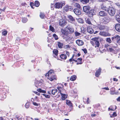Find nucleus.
I'll list each match as a JSON object with an SVG mask.
<instances>
[{"instance_id": "obj_1", "label": "nucleus", "mask_w": 120, "mask_h": 120, "mask_svg": "<svg viewBox=\"0 0 120 120\" xmlns=\"http://www.w3.org/2000/svg\"><path fill=\"white\" fill-rule=\"evenodd\" d=\"M45 75L47 76V78L51 81L56 80V76L52 70L49 71Z\"/></svg>"}, {"instance_id": "obj_2", "label": "nucleus", "mask_w": 120, "mask_h": 120, "mask_svg": "<svg viewBox=\"0 0 120 120\" xmlns=\"http://www.w3.org/2000/svg\"><path fill=\"white\" fill-rule=\"evenodd\" d=\"M108 12L109 14L113 16L116 12L115 9L112 7H109L107 9Z\"/></svg>"}, {"instance_id": "obj_3", "label": "nucleus", "mask_w": 120, "mask_h": 120, "mask_svg": "<svg viewBox=\"0 0 120 120\" xmlns=\"http://www.w3.org/2000/svg\"><path fill=\"white\" fill-rule=\"evenodd\" d=\"M65 4L64 2H61L56 3L54 5L55 7L56 8H62V7Z\"/></svg>"}, {"instance_id": "obj_4", "label": "nucleus", "mask_w": 120, "mask_h": 120, "mask_svg": "<svg viewBox=\"0 0 120 120\" xmlns=\"http://www.w3.org/2000/svg\"><path fill=\"white\" fill-rule=\"evenodd\" d=\"M91 43L95 48L99 47L100 46V43L99 41L96 40H94L93 41H91Z\"/></svg>"}, {"instance_id": "obj_5", "label": "nucleus", "mask_w": 120, "mask_h": 120, "mask_svg": "<svg viewBox=\"0 0 120 120\" xmlns=\"http://www.w3.org/2000/svg\"><path fill=\"white\" fill-rule=\"evenodd\" d=\"M73 9L72 7L69 6L68 5H66L64 7L63 10L66 11H67L69 10L71 11Z\"/></svg>"}, {"instance_id": "obj_6", "label": "nucleus", "mask_w": 120, "mask_h": 120, "mask_svg": "<svg viewBox=\"0 0 120 120\" xmlns=\"http://www.w3.org/2000/svg\"><path fill=\"white\" fill-rule=\"evenodd\" d=\"M68 18L69 22L72 23H74L75 22V19L71 15H69L68 16Z\"/></svg>"}, {"instance_id": "obj_7", "label": "nucleus", "mask_w": 120, "mask_h": 120, "mask_svg": "<svg viewBox=\"0 0 120 120\" xmlns=\"http://www.w3.org/2000/svg\"><path fill=\"white\" fill-rule=\"evenodd\" d=\"M66 30L68 32L70 33H72L74 32V29L70 27L67 26L66 28Z\"/></svg>"}, {"instance_id": "obj_8", "label": "nucleus", "mask_w": 120, "mask_h": 120, "mask_svg": "<svg viewBox=\"0 0 120 120\" xmlns=\"http://www.w3.org/2000/svg\"><path fill=\"white\" fill-rule=\"evenodd\" d=\"M74 13L77 15H79L81 14V11L79 9L75 8L73 10Z\"/></svg>"}, {"instance_id": "obj_9", "label": "nucleus", "mask_w": 120, "mask_h": 120, "mask_svg": "<svg viewBox=\"0 0 120 120\" xmlns=\"http://www.w3.org/2000/svg\"><path fill=\"white\" fill-rule=\"evenodd\" d=\"M66 23L65 20L64 19H61L60 20L59 25L62 26H64Z\"/></svg>"}, {"instance_id": "obj_10", "label": "nucleus", "mask_w": 120, "mask_h": 120, "mask_svg": "<svg viewBox=\"0 0 120 120\" xmlns=\"http://www.w3.org/2000/svg\"><path fill=\"white\" fill-rule=\"evenodd\" d=\"M90 7L89 6H85L83 7V11L86 13L88 12L90 9Z\"/></svg>"}, {"instance_id": "obj_11", "label": "nucleus", "mask_w": 120, "mask_h": 120, "mask_svg": "<svg viewBox=\"0 0 120 120\" xmlns=\"http://www.w3.org/2000/svg\"><path fill=\"white\" fill-rule=\"evenodd\" d=\"M87 31L90 34L93 33L94 32V31L90 26H88L87 27Z\"/></svg>"}, {"instance_id": "obj_12", "label": "nucleus", "mask_w": 120, "mask_h": 120, "mask_svg": "<svg viewBox=\"0 0 120 120\" xmlns=\"http://www.w3.org/2000/svg\"><path fill=\"white\" fill-rule=\"evenodd\" d=\"M76 44L79 46H82L84 44L83 42L81 40H78L76 41Z\"/></svg>"}, {"instance_id": "obj_13", "label": "nucleus", "mask_w": 120, "mask_h": 120, "mask_svg": "<svg viewBox=\"0 0 120 120\" xmlns=\"http://www.w3.org/2000/svg\"><path fill=\"white\" fill-rule=\"evenodd\" d=\"M53 56L55 58H57V55L58 54V51L56 49H54L53 51Z\"/></svg>"}, {"instance_id": "obj_14", "label": "nucleus", "mask_w": 120, "mask_h": 120, "mask_svg": "<svg viewBox=\"0 0 120 120\" xmlns=\"http://www.w3.org/2000/svg\"><path fill=\"white\" fill-rule=\"evenodd\" d=\"M99 34L104 36H109V34L107 32H105V31L100 32Z\"/></svg>"}, {"instance_id": "obj_15", "label": "nucleus", "mask_w": 120, "mask_h": 120, "mask_svg": "<svg viewBox=\"0 0 120 120\" xmlns=\"http://www.w3.org/2000/svg\"><path fill=\"white\" fill-rule=\"evenodd\" d=\"M94 11H95V10L94 9H92L90 10L88 13L89 16L90 17H91L94 15L95 14Z\"/></svg>"}, {"instance_id": "obj_16", "label": "nucleus", "mask_w": 120, "mask_h": 120, "mask_svg": "<svg viewBox=\"0 0 120 120\" xmlns=\"http://www.w3.org/2000/svg\"><path fill=\"white\" fill-rule=\"evenodd\" d=\"M103 21L105 23H106L109 22L110 21V18L108 17H105L103 19Z\"/></svg>"}, {"instance_id": "obj_17", "label": "nucleus", "mask_w": 120, "mask_h": 120, "mask_svg": "<svg viewBox=\"0 0 120 120\" xmlns=\"http://www.w3.org/2000/svg\"><path fill=\"white\" fill-rule=\"evenodd\" d=\"M101 69L100 68H99V69L96 71L95 73V75L97 77H98L100 74Z\"/></svg>"}, {"instance_id": "obj_18", "label": "nucleus", "mask_w": 120, "mask_h": 120, "mask_svg": "<svg viewBox=\"0 0 120 120\" xmlns=\"http://www.w3.org/2000/svg\"><path fill=\"white\" fill-rule=\"evenodd\" d=\"M115 28L116 30L118 32H120V24H118L115 25Z\"/></svg>"}, {"instance_id": "obj_19", "label": "nucleus", "mask_w": 120, "mask_h": 120, "mask_svg": "<svg viewBox=\"0 0 120 120\" xmlns=\"http://www.w3.org/2000/svg\"><path fill=\"white\" fill-rule=\"evenodd\" d=\"M99 15L101 16H103L106 15L107 14L104 11H101L99 12Z\"/></svg>"}, {"instance_id": "obj_20", "label": "nucleus", "mask_w": 120, "mask_h": 120, "mask_svg": "<svg viewBox=\"0 0 120 120\" xmlns=\"http://www.w3.org/2000/svg\"><path fill=\"white\" fill-rule=\"evenodd\" d=\"M98 28L100 30H105L106 27L104 26L99 25L98 26Z\"/></svg>"}, {"instance_id": "obj_21", "label": "nucleus", "mask_w": 120, "mask_h": 120, "mask_svg": "<svg viewBox=\"0 0 120 120\" xmlns=\"http://www.w3.org/2000/svg\"><path fill=\"white\" fill-rule=\"evenodd\" d=\"M60 93L61 94V98L62 100H65V99L67 98V95H66L65 94L62 93V92H60Z\"/></svg>"}, {"instance_id": "obj_22", "label": "nucleus", "mask_w": 120, "mask_h": 120, "mask_svg": "<svg viewBox=\"0 0 120 120\" xmlns=\"http://www.w3.org/2000/svg\"><path fill=\"white\" fill-rule=\"evenodd\" d=\"M66 101L67 104L70 107H72V105L71 101L67 100H66Z\"/></svg>"}, {"instance_id": "obj_23", "label": "nucleus", "mask_w": 120, "mask_h": 120, "mask_svg": "<svg viewBox=\"0 0 120 120\" xmlns=\"http://www.w3.org/2000/svg\"><path fill=\"white\" fill-rule=\"evenodd\" d=\"M57 90L56 89H54L52 90L51 91V93L53 95H55L57 92Z\"/></svg>"}, {"instance_id": "obj_24", "label": "nucleus", "mask_w": 120, "mask_h": 120, "mask_svg": "<svg viewBox=\"0 0 120 120\" xmlns=\"http://www.w3.org/2000/svg\"><path fill=\"white\" fill-rule=\"evenodd\" d=\"M101 9L105 11H106L107 9V8L106 7L105 4H102L101 6Z\"/></svg>"}, {"instance_id": "obj_25", "label": "nucleus", "mask_w": 120, "mask_h": 120, "mask_svg": "<svg viewBox=\"0 0 120 120\" xmlns=\"http://www.w3.org/2000/svg\"><path fill=\"white\" fill-rule=\"evenodd\" d=\"M85 20L86 23L89 25H92L91 22L90 21V20L89 18H86L85 19Z\"/></svg>"}, {"instance_id": "obj_26", "label": "nucleus", "mask_w": 120, "mask_h": 120, "mask_svg": "<svg viewBox=\"0 0 120 120\" xmlns=\"http://www.w3.org/2000/svg\"><path fill=\"white\" fill-rule=\"evenodd\" d=\"M61 86H58L57 87V88L59 91V92L60 93V92H62V90L63 89V86L62 84H61Z\"/></svg>"}, {"instance_id": "obj_27", "label": "nucleus", "mask_w": 120, "mask_h": 120, "mask_svg": "<svg viewBox=\"0 0 120 120\" xmlns=\"http://www.w3.org/2000/svg\"><path fill=\"white\" fill-rule=\"evenodd\" d=\"M108 51L112 52L114 54H116V51L114 50L112 48H109L107 49Z\"/></svg>"}, {"instance_id": "obj_28", "label": "nucleus", "mask_w": 120, "mask_h": 120, "mask_svg": "<svg viewBox=\"0 0 120 120\" xmlns=\"http://www.w3.org/2000/svg\"><path fill=\"white\" fill-rule=\"evenodd\" d=\"M115 89L114 87H112L110 89V94H114V92H115Z\"/></svg>"}, {"instance_id": "obj_29", "label": "nucleus", "mask_w": 120, "mask_h": 120, "mask_svg": "<svg viewBox=\"0 0 120 120\" xmlns=\"http://www.w3.org/2000/svg\"><path fill=\"white\" fill-rule=\"evenodd\" d=\"M58 47L60 49L62 48L63 45V44L60 42H58Z\"/></svg>"}, {"instance_id": "obj_30", "label": "nucleus", "mask_w": 120, "mask_h": 120, "mask_svg": "<svg viewBox=\"0 0 120 120\" xmlns=\"http://www.w3.org/2000/svg\"><path fill=\"white\" fill-rule=\"evenodd\" d=\"M60 57L61 59L65 60L67 58L66 55L63 54H61L60 56Z\"/></svg>"}, {"instance_id": "obj_31", "label": "nucleus", "mask_w": 120, "mask_h": 120, "mask_svg": "<svg viewBox=\"0 0 120 120\" xmlns=\"http://www.w3.org/2000/svg\"><path fill=\"white\" fill-rule=\"evenodd\" d=\"M78 61V62L77 64H82V59L81 58H79L77 59Z\"/></svg>"}, {"instance_id": "obj_32", "label": "nucleus", "mask_w": 120, "mask_h": 120, "mask_svg": "<svg viewBox=\"0 0 120 120\" xmlns=\"http://www.w3.org/2000/svg\"><path fill=\"white\" fill-rule=\"evenodd\" d=\"M116 20L119 22L120 23V16L117 15L116 16Z\"/></svg>"}, {"instance_id": "obj_33", "label": "nucleus", "mask_w": 120, "mask_h": 120, "mask_svg": "<svg viewBox=\"0 0 120 120\" xmlns=\"http://www.w3.org/2000/svg\"><path fill=\"white\" fill-rule=\"evenodd\" d=\"M76 78V76L75 75H73L70 78V80L71 81H73L75 80Z\"/></svg>"}, {"instance_id": "obj_34", "label": "nucleus", "mask_w": 120, "mask_h": 120, "mask_svg": "<svg viewBox=\"0 0 120 120\" xmlns=\"http://www.w3.org/2000/svg\"><path fill=\"white\" fill-rule=\"evenodd\" d=\"M37 91L40 93H46L45 91L42 90L40 88L38 89H37Z\"/></svg>"}, {"instance_id": "obj_35", "label": "nucleus", "mask_w": 120, "mask_h": 120, "mask_svg": "<svg viewBox=\"0 0 120 120\" xmlns=\"http://www.w3.org/2000/svg\"><path fill=\"white\" fill-rule=\"evenodd\" d=\"M89 0H81L80 1L83 4H86L89 2Z\"/></svg>"}, {"instance_id": "obj_36", "label": "nucleus", "mask_w": 120, "mask_h": 120, "mask_svg": "<svg viewBox=\"0 0 120 120\" xmlns=\"http://www.w3.org/2000/svg\"><path fill=\"white\" fill-rule=\"evenodd\" d=\"M40 5V3L38 1H36L35 2L34 5L36 7H38Z\"/></svg>"}, {"instance_id": "obj_37", "label": "nucleus", "mask_w": 120, "mask_h": 120, "mask_svg": "<svg viewBox=\"0 0 120 120\" xmlns=\"http://www.w3.org/2000/svg\"><path fill=\"white\" fill-rule=\"evenodd\" d=\"M22 20L23 23H25L27 21L28 19L26 18H22Z\"/></svg>"}, {"instance_id": "obj_38", "label": "nucleus", "mask_w": 120, "mask_h": 120, "mask_svg": "<svg viewBox=\"0 0 120 120\" xmlns=\"http://www.w3.org/2000/svg\"><path fill=\"white\" fill-rule=\"evenodd\" d=\"M40 18L42 19H44L45 17V16L43 13H41L40 15Z\"/></svg>"}, {"instance_id": "obj_39", "label": "nucleus", "mask_w": 120, "mask_h": 120, "mask_svg": "<svg viewBox=\"0 0 120 120\" xmlns=\"http://www.w3.org/2000/svg\"><path fill=\"white\" fill-rule=\"evenodd\" d=\"M53 36L54 38L56 40H57L59 38L58 36L56 34H53Z\"/></svg>"}, {"instance_id": "obj_40", "label": "nucleus", "mask_w": 120, "mask_h": 120, "mask_svg": "<svg viewBox=\"0 0 120 120\" xmlns=\"http://www.w3.org/2000/svg\"><path fill=\"white\" fill-rule=\"evenodd\" d=\"M49 29L52 32H54L55 31V30L54 28L51 25L50 26H49Z\"/></svg>"}, {"instance_id": "obj_41", "label": "nucleus", "mask_w": 120, "mask_h": 120, "mask_svg": "<svg viewBox=\"0 0 120 120\" xmlns=\"http://www.w3.org/2000/svg\"><path fill=\"white\" fill-rule=\"evenodd\" d=\"M75 36L76 37H77L79 36L81 34L80 33H79L77 31L75 32Z\"/></svg>"}, {"instance_id": "obj_42", "label": "nucleus", "mask_w": 120, "mask_h": 120, "mask_svg": "<svg viewBox=\"0 0 120 120\" xmlns=\"http://www.w3.org/2000/svg\"><path fill=\"white\" fill-rule=\"evenodd\" d=\"M7 33V32L6 30H4L2 32V35H6Z\"/></svg>"}, {"instance_id": "obj_43", "label": "nucleus", "mask_w": 120, "mask_h": 120, "mask_svg": "<svg viewBox=\"0 0 120 120\" xmlns=\"http://www.w3.org/2000/svg\"><path fill=\"white\" fill-rule=\"evenodd\" d=\"M29 102H27L25 105V106L26 108H28L29 107Z\"/></svg>"}, {"instance_id": "obj_44", "label": "nucleus", "mask_w": 120, "mask_h": 120, "mask_svg": "<svg viewBox=\"0 0 120 120\" xmlns=\"http://www.w3.org/2000/svg\"><path fill=\"white\" fill-rule=\"evenodd\" d=\"M106 41L109 43H111V41L110 38H108L106 39Z\"/></svg>"}, {"instance_id": "obj_45", "label": "nucleus", "mask_w": 120, "mask_h": 120, "mask_svg": "<svg viewBox=\"0 0 120 120\" xmlns=\"http://www.w3.org/2000/svg\"><path fill=\"white\" fill-rule=\"evenodd\" d=\"M116 35L112 38V39L113 41L116 40Z\"/></svg>"}, {"instance_id": "obj_46", "label": "nucleus", "mask_w": 120, "mask_h": 120, "mask_svg": "<svg viewBox=\"0 0 120 120\" xmlns=\"http://www.w3.org/2000/svg\"><path fill=\"white\" fill-rule=\"evenodd\" d=\"M32 103H33V105L35 106H38L39 105V104H38L35 102H34L32 101Z\"/></svg>"}, {"instance_id": "obj_47", "label": "nucleus", "mask_w": 120, "mask_h": 120, "mask_svg": "<svg viewBox=\"0 0 120 120\" xmlns=\"http://www.w3.org/2000/svg\"><path fill=\"white\" fill-rule=\"evenodd\" d=\"M71 47V46L69 45H66L64 46V47L66 49H67L68 48H69Z\"/></svg>"}, {"instance_id": "obj_48", "label": "nucleus", "mask_w": 120, "mask_h": 120, "mask_svg": "<svg viewBox=\"0 0 120 120\" xmlns=\"http://www.w3.org/2000/svg\"><path fill=\"white\" fill-rule=\"evenodd\" d=\"M82 50L86 54L87 53V49H82Z\"/></svg>"}, {"instance_id": "obj_49", "label": "nucleus", "mask_w": 120, "mask_h": 120, "mask_svg": "<svg viewBox=\"0 0 120 120\" xmlns=\"http://www.w3.org/2000/svg\"><path fill=\"white\" fill-rule=\"evenodd\" d=\"M74 61V59L72 58H71L70 59H69V61H67V62H68L69 61H70V62H71L73 61Z\"/></svg>"}, {"instance_id": "obj_50", "label": "nucleus", "mask_w": 120, "mask_h": 120, "mask_svg": "<svg viewBox=\"0 0 120 120\" xmlns=\"http://www.w3.org/2000/svg\"><path fill=\"white\" fill-rule=\"evenodd\" d=\"M30 4L31 7L32 8H34L33 6L34 5V4L32 2H31L30 3Z\"/></svg>"}, {"instance_id": "obj_51", "label": "nucleus", "mask_w": 120, "mask_h": 120, "mask_svg": "<svg viewBox=\"0 0 120 120\" xmlns=\"http://www.w3.org/2000/svg\"><path fill=\"white\" fill-rule=\"evenodd\" d=\"M116 42L118 43H120V36H119V38L117 40Z\"/></svg>"}, {"instance_id": "obj_52", "label": "nucleus", "mask_w": 120, "mask_h": 120, "mask_svg": "<svg viewBox=\"0 0 120 120\" xmlns=\"http://www.w3.org/2000/svg\"><path fill=\"white\" fill-rule=\"evenodd\" d=\"M65 52L66 54L68 56H69V52L67 51H66Z\"/></svg>"}, {"instance_id": "obj_53", "label": "nucleus", "mask_w": 120, "mask_h": 120, "mask_svg": "<svg viewBox=\"0 0 120 120\" xmlns=\"http://www.w3.org/2000/svg\"><path fill=\"white\" fill-rule=\"evenodd\" d=\"M79 22L80 23H82L83 22V20L81 19H79Z\"/></svg>"}, {"instance_id": "obj_54", "label": "nucleus", "mask_w": 120, "mask_h": 120, "mask_svg": "<svg viewBox=\"0 0 120 120\" xmlns=\"http://www.w3.org/2000/svg\"><path fill=\"white\" fill-rule=\"evenodd\" d=\"M33 92L38 95H40V93L38 92L34 91Z\"/></svg>"}, {"instance_id": "obj_55", "label": "nucleus", "mask_w": 120, "mask_h": 120, "mask_svg": "<svg viewBox=\"0 0 120 120\" xmlns=\"http://www.w3.org/2000/svg\"><path fill=\"white\" fill-rule=\"evenodd\" d=\"M116 112H114L113 113L112 116L114 117L116 116Z\"/></svg>"}, {"instance_id": "obj_56", "label": "nucleus", "mask_w": 120, "mask_h": 120, "mask_svg": "<svg viewBox=\"0 0 120 120\" xmlns=\"http://www.w3.org/2000/svg\"><path fill=\"white\" fill-rule=\"evenodd\" d=\"M45 98H49L50 97V96L49 95L46 94L45 95Z\"/></svg>"}, {"instance_id": "obj_57", "label": "nucleus", "mask_w": 120, "mask_h": 120, "mask_svg": "<svg viewBox=\"0 0 120 120\" xmlns=\"http://www.w3.org/2000/svg\"><path fill=\"white\" fill-rule=\"evenodd\" d=\"M102 89H105L107 90H109V89L108 87H105L102 88Z\"/></svg>"}, {"instance_id": "obj_58", "label": "nucleus", "mask_w": 120, "mask_h": 120, "mask_svg": "<svg viewBox=\"0 0 120 120\" xmlns=\"http://www.w3.org/2000/svg\"><path fill=\"white\" fill-rule=\"evenodd\" d=\"M89 99L88 98L87 99V100L86 101V103L87 104H88L89 103Z\"/></svg>"}, {"instance_id": "obj_59", "label": "nucleus", "mask_w": 120, "mask_h": 120, "mask_svg": "<svg viewBox=\"0 0 120 120\" xmlns=\"http://www.w3.org/2000/svg\"><path fill=\"white\" fill-rule=\"evenodd\" d=\"M117 101H120V97H119L118 98L116 99Z\"/></svg>"}, {"instance_id": "obj_60", "label": "nucleus", "mask_w": 120, "mask_h": 120, "mask_svg": "<svg viewBox=\"0 0 120 120\" xmlns=\"http://www.w3.org/2000/svg\"><path fill=\"white\" fill-rule=\"evenodd\" d=\"M109 45L108 44L107 45H105V48H107L108 47H109Z\"/></svg>"}, {"instance_id": "obj_61", "label": "nucleus", "mask_w": 120, "mask_h": 120, "mask_svg": "<svg viewBox=\"0 0 120 120\" xmlns=\"http://www.w3.org/2000/svg\"><path fill=\"white\" fill-rule=\"evenodd\" d=\"M119 36H120L118 35H116V41H117V40L119 38Z\"/></svg>"}, {"instance_id": "obj_62", "label": "nucleus", "mask_w": 120, "mask_h": 120, "mask_svg": "<svg viewBox=\"0 0 120 120\" xmlns=\"http://www.w3.org/2000/svg\"><path fill=\"white\" fill-rule=\"evenodd\" d=\"M34 100H35L37 101H38V97H36L34 98Z\"/></svg>"}, {"instance_id": "obj_63", "label": "nucleus", "mask_w": 120, "mask_h": 120, "mask_svg": "<svg viewBox=\"0 0 120 120\" xmlns=\"http://www.w3.org/2000/svg\"><path fill=\"white\" fill-rule=\"evenodd\" d=\"M113 80L115 81H118V79L115 78H113Z\"/></svg>"}, {"instance_id": "obj_64", "label": "nucleus", "mask_w": 120, "mask_h": 120, "mask_svg": "<svg viewBox=\"0 0 120 120\" xmlns=\"http://www.w3.org/2000/svg\"><path fill=\"white\" fill-rule=\"evenodd\" d=\"M76 7L78 8H80V6L79 4H77L76 5Z\"/></svg>"}]
</instances>
